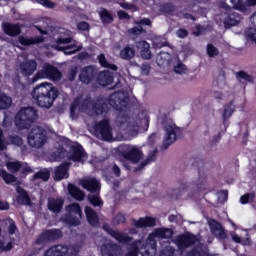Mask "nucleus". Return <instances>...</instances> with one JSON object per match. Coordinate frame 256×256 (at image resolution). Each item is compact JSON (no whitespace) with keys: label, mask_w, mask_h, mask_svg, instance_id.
Wrapping results in <instances>:
<instances>
[{"label":"nucleus","mask_w":256,"mask_h":256,"mask_svg":"<svg viewBox=\"0 0 256 256\" xmlns=\"http://www.w3.org/2000/svg\"><path fill=\"white\" fill-rule=\"evenodd\" d=\"M118 18L120 20L125 19L126 21H129V19H131V16L126 11L120 10V11H118Z\"/></svg>","instance_id":"obj_63"},{"label":"nucleus","mask_w":256,"mask_h":256,"mask_svg":"<svg viewBox=\"0 0 256 256\" xmlns=\"http://www.w3.org/2000/svg\"><path fill=\"white\" fill-rule=\"evenodd\" d=\"M176 35L179 37V39H185V37L189 36V31H187L185 28H180L176 31Z\"/></svg>","instance_id":"obj_61"},{"label":"nucleus","mask_w":256,"mask_h":256,"mask_svg":"<svg viewBox=\"0 0 256 256\" xmlns=\"http://www.w3.org/2000/svg\"><path fill=\"white\" fill-rule=\"evenodd\" d=\"M72 42H73V38L72 37L59 36L56 39L57 45H69V43H72Z\"/></svg>","instance_id":"obj_54"},{"label":"nucleus","mask_w":256,"mask_h":256,"mask_svg":"<svg viewBox=\"0 0 256 256\" xmlns=\"http://www.w3.org/2000/svg\"><path fill=\"white\" fill-rule=\"evenodd\" d=\"M129 33L132 35H141L142 33H145V29H143V26L140 24L138 26H134L129 30Z\"/></svg>","instance_id":"obj_57"},{"label":"nucleus","mask_w":256,"mask_h":256,"mask_svg":"<svg viewBox=\"0 0 256 256\" xmlns=\"http://www.w3.org/2000/svg\"><path fill=\"white\" fill-rule=\"evenodd\" d=\"M63 205H65V200L62 198H49L48 199V209L51 211V213H59L60 211L63 210Z\"/></svg>","instance_id":"obj_31"},{"label":"nucleus","mask_w":256,"mask_h":256,"mask_svg":"<svg viewBox=\"0 0 256 256\" xmlns=\"http://www.w3.org/2000/svg\"><path fill=\"white\" fill-rule=\"evenodd\" d=\"M67 253H69V247L67 245L58 244L46 250L44 256H65Z\"/></svg>","instance_id":"obj_21"},{"label":"nucleus","mask_w":256,"mask_h":256,"mask_svg":"<svg viewBox=\"0 0 256 256\" xmlns=\"http://www.w3.org/2000/svg\"><path fill=\"white\" fill-rule=\"evenodd\" d=\"M77 29H79V31H89L90 26L86 21H82L77 24Z\"/></svg>","instance_id":"obj_62"},{"label":"nucleus","mask_w":256,"mask_h":256,"mask_svg":"<svg viewBox=\"0 0 256 256\" xmlns=\"http://www.w3.org/2000/svg\"><path fill=\"white\" fill-rule=\"evenodd\" d=\"M236 78L239 80H243V81H248L249 83H251L253 81V77L251 75H249L247 72L245 71H239L236 73Z\"/></svg>","instance_id":"obj_51"},{"label":"nucleus","mask_w":256,"mask_h":256,"mask_svg":"<svg viewBox=\"0 0 256 256\" xmlns=\"http://www.w3.org/2000/svg\"><path fill=\"white\" fill-rule=\"evenodd\" d=\"M98 70L95 65L84 66L80 70L79 81L84 85H90L97 80Z\"/></svg>","instance_id":"obj_7"},{"label":"nucleus","mask_w":256,"mask_h":256,"mask_svg":"<svg viewBox=\"0 0 256 256\" xmlns=\"http://www.w3.org/2000/svg\"><path fill=\"white\" fill-rule=\"evenodd\" d=\"M206 51L208 57H217V55H219V48L215 47L213 44H208Z\"/></svg>","instance_id":"obj_48"},{"label":"nucleus","mask_w":256,"mask_h":256,"mask_svg":"<svg viewBox=\"0 0 256 256\" xmlns=\"http://www.w3.org/2000/svg\"><path fill=\"white\" fill-rule=\"evenodd\" d=\"M154 236L158 239H171L173 237V230L171 228H156L154 230Z\"/></svg>","instance_id":"obj_35"},{"label":"nucleus","mask_w":256,"mask_h":256,"mask_svg":"<svg viewBox=\"0 0 256 256\" xmlns=\"http://www.w3.org/2000/svg\"><path fill=\"white\" fill-rule=\"evenodd\" d=\"M210 231L218 239H227V233H225V229L217 220H212L210 223Z\"/></svg>","instance_id":"obj_25"},{"label":"nucleus","mask_w":256,"mask_h":256,"mask_svg":"<svg viewBox=\"0 0 256 256\" xmlns=\"http://www.w3.org/2000/svg\"><path fill=\"white\" fill-rule=\"evenodd\" d=\"M85 159H87V152H85L83 146H71L70 155L68 156L69 161H73V163H84Z\"/></svg>","instance_id":"obj_14"},{"label":"nucleus","mask_w":256,"mask_h":256,"mask_svg":"<svg viewBox=\"0 0 256 256\" xmlns=\"http://www.w3.org/2000/svg\"><path fill=\"white\" fill-rule=\"evenodd\" d=\"M157 255V241L150 240V244L145 246L142 256H156Z\"/></svg>","instance_id":"obj_38"},{"label":"nucleus","mask_w":256,"mask_h":256,"mask_svg":"<svg viewBox=\"0 0 256 256\" xmlns=\"http://www.w3.org/2000/svg\"><path fill=\"white\" fill-rule=\"evenodd\" d=\"M63 74L53 64L46 63L32 78V83H37L39 79H51L52 81H61Z\"/></svg>","instance_id":"obj_3"},{"label":"nucleus","mask_w":256,"mask_h":256,"mask_svg":"<svg viewBox=\"0 0 256 256\" xmlns=\"http://www.w3.org/2000/svg\"><path fill=\"white\" fill-rule=\"evenodd\" d=\"M233 113H235V106L233 105V101H231L224 106V111L222 113L223 125H227V121L231 119Z\"/></svg>","instance_id":"obj_36"},{"label":"nucleus","mask_w":256,"mask_h":256,"mask_svg":"<svg viewBox=\"0 0 256 256\" xmlns=\"http://www.w3.org/2000/svg\"><path fill=\"white\" fill-rule=\"evenodd\" d=\"M16 191L18 193V196L16 197L17 204L31 206V197H29V193H27L21 186H18Z\"/></svg>","instance_id":"obj_28"},{"label":"nucleus","mask_w":256,"mask_h":256,"mask_svg":"<svg viewBox=\"0 0 256 256\" xmlns=\"http://www.w3.org/2000/svg\"><path fill=\"white\" fill-rule=\"evenodd\" d=\"M51 177V172L47 169L44 171H38L33 175V179H41L42 181H49V178Z\"/></svg>","instance_id":"obj_46"},{"label":"nucleus","mask_w":256,"mask_h":256,"mask_svg":"<svg viewBox=\"0 0 256 256\" xmlns=\"http://www.w3.org/2000/svg\"><path fill=\"white\" fill-rule=\"evenodd\" d=\"M164 131L166 132V136L163 140L162 147L163 149H169L177 141V136L181 133V129L175 125L168 124L164 126Z\"/></svg>","instance_id":"obj_8"},{"label":"nucleus","mask_w":256,"mask_h":256,"mask_svg":"<svg viewBox=\"0 0 256 256\" xmlns=\"http://www.w3.org/2000/svg\"><path fill=\"white\" fill-rule=\"evenodd\" d=\"M65 155V148H58L57 152L52 153V157H55V159H61Z\"/></svg>","instance_id":"obj_64"},{"label":"nucleus","mask_w":256,"mask_h":256,"mask_svg":"<svg viewBox=\"0 0 256 256\" xmlns=\"http://www.w3.org/2000/svg\"><path fill=\"white\" fill-rule=\"evenodd\" d=\"M94 133L97 137H101L102 141H113V128L109 119L105 118L94 126Z\"/></svg>","instance_id":"obj_6"},{"label":"nucleus","mask_w":256,"mask_h":256,"mask_svg":"<svg viewBox=\"0 0 256 256\" xmlns=\"http://www.w3.org/2000/svg\"><path fill=\"white\" fill-rule=\"evenodd\" d=\"M134 221V226L137 229H147V227H155L157 225V220L153 217L146 216V217H141L138 220H133Z\"/></svg>","instance_id":"obj_24"},{"label":"nucleus","mask_w":256,"mask_h":256,"mask_svg":"<svg viewBox=\"0 0 256 256\" xmlns=\"http://www.w3.org/2000/svg\"><path fill=\"white\" fill-rule=\"evenodd\" d=\"M100 19L104 25H110V23H113L114 18L113 15L110 14L109 10L102 8V10L99 13Z\"/></svg>","instance_id":"obj_41"},{"label":"nucleus","mask_w":256,"mask_h":256,"mask_svg":"<svg viewBox=\"0 0 256 256\" xmlns=\"http://www.w3.org/2000/svg\"><path fill=\"white\" fill-rule=\"evenodd\" d=\"M45 41V38L43 36H35V37H25V36H19L18 37V43L20 45H23V47H31V45H39V43H43Z\"/></svg>","instance_id":"obj_26"},{"label":"nucleus","mask_w":256,"mask_h":256,"mask_svg":"<svg viewBox=\"0 0 256 256\" xmlns=\"http://www.w3.org/2000/svg\"><path fill=\"white\" fill-rule=\"evenodd\" d=\"M173 255H175V248H173L172 246L164 247L159 253V256H173Z\"/></svg>","instance_id":"obj_52"},{"label":"nucleus","mask_w":256,"mask_h":256,"mask_svg":"<svg viewBox=\"0 0 256 256\" xmlns=\"http://www.w3.org/2000/svg\"><path fill=\"white\" fill-rule=\"evenodd\" d=\"M246 37L248 39H250V41H253L254 43H256V29L255 28H247L246 31Z\"/></svg>","instance_id":"obj_53"},{"label":"nucleus","mask_w":256,"mask_h":256,"mask_svg":"<svg viewBox=\"0 0 256 256\" xmlns=\"http://www.w3.org/2000/svg\"><path fill=\"white\" fill-rule=\"evenodd\" d=\"M0 177L6 183V185H11V183H15L17 181V177L13 174H9L6 170H0Z\"/></svg>","instance_id":"obj_42"},{"label":"nucleus","mask_w":256,"mask_h":256,"mask_svg":"<svg viewBox=\"0 0 256 256\" xmlns=\"http://www.w3.org/2000/svg\"><path fill=\"white\" fill-rule=\"evenodd\" d=\"M84 211L89 225L97 227V225H99V215L95 212V209L91 206H86Z\"/></svg>","instance_id":"obj_30"},{"label":"nucleus","mask_w":256,"mask_h":256,"mask_svg":"<svg viewBox=\"0 0 256 256\" xmlns=\"http://www.w3.org/2000/svg\"><path fill=\"white\" fill-rule=\"evenodd\" d=\"M126 256H139V246L136 243H132Z\"/></svg>","instance_id":"obj_55"},{"label":"nucleus","mask_w":256,"mask_h":256,"mask_svg":"<svg viewBox=\"0 0 256 256\" xmlns=\"http://www.w3.org/2000/svg\"><path fill=\"white\" fill-rule=\"evenodd\" d=\"M195 243H197V236L195 234H181L176 238V245L180 251L193 247Z\"/></svg>","instance_id":"obj_12"},{"label":"nucleus","mask_w":256,"mask_h":256,"mask_svg":"<svg viewBox=\"0 0 256 256\" xmlns=\"http://www.w3.org/2000/svg\"><path fill=\"white\" fill-rule=\"evenodd\" d=\"M96 81L98 85H101V87H109L111 83H113V75H111V72L109 70H104L99 72L96 76Z\"/></svg>","instance_id":"obj_22"},{"label":"nucleus","mask_w":256,"mask_h":256,"mask_svg":"<svg viewBox=\"0 0 256 256\" xmlns=\"http://www.w3.org/2000/svg\"><path fill=\"white\" fill-rule=\"evenodd\" d=\"M6 167L10 173H19L23 168V164L19 161L7 162Z\"/></svg>","instance_id":"obj_45"},{"label":"nucleus","mask_w":256,"mask_h":256,"mask_svg":"<svg viewBox=\"0 0 256 256\" xmlns=\"http://www.w3.org/2000/svg\"><path fill=\"white\" fill-rule=\"evenodd\" d=\"M55 49L56 51H63L65 55H75V53H79L83 49V46L72 44L66 47L55 46Z\"/></svg>","instance_id":"obj_33"},{"label":"nucleus","mask_w":256,"mask_h":256,"mask_svg":"<svg viewBox=\"0 0 256 256\" xmlns=\"http://www.w3.org/2000/svg\"><path fill=\"white\" fill-rule=\"evenodd\" d=\"M28 144L35 149H41L47 143V133L41 126L33 127L27 136Z\"/></svg>","instance_id":"obj_4"},{"label":"nucleus","mask_w":256,"mask_h":256,"mask_svg":"<svg viewBox=\"0 0 256 256\" xmlns=\"http://www.w3.org/2000/svg\"><path fill=\"white\" fill-rule=\"evenodd\" d=\"M83 189L89 193H101V183L97 181V178H87L81 181Z\"/></svg>","instance_id":"obj_17"},{"label":"nucleus","mask_w":256,"mask_h":256,"mask_svg":"<svg viewBox=\"0 0 256 256\" xmlns=\"http://www.w3.org/2000/svg\"><path fill=\"white\" fill-rule=\"evenodd\" d=\"M59 95V89L49 82L38 84L32 91V99L42 109H51Z\"/></svg>","instance_id":"obj_1"},{"label":"nucleus","mask_w":256,"mask_h":256,"mask_svg":"<svg viewBox=\"0 0 256 256\" xmlns=\"http://www.w3.org/2000/svg\"><path fill=\"white\" fill-rule=\"evenodd\" d=\"M233 5V8L237 11H241V13H247L249 11V7H255L256 0H246V3L243 0H230Z\"/></svg>","instance_id":"obj_23"},{"label":"nucleus","mask_w":256,"mask_h":256,"mask_svg":"<svg viewBox=\"0 0 256 256\" xmlns=\"http://www.w3.org/2000/svg\"><path fill=\"white\" fill-rule=\"evenodd\" d=\"M37 71V60L27 59L19 64V72L22 77H31Z\"/></svg>","instance_id":"obj_13"},{"label":"nucleus","mask_w":256,"mask_h":256,"mask_svg":"<svg viewBox=\"0 0 256 256\" xmlns=\"http://www.w3.org/2000/svg\"><path fill=\"white\" fill-rule=\"evenodd\" d=\"M9 141H10L11 145H15L16 147L23 146V138H21L18 135L9 136Z\"/></svg>","instance_id":"obj_49"},{"label":"nucleus","mask_w":256,"mask_h":256,"mask_svg":"<svg viewBox=\"0 0 256 256\" xmlns=\"http://www.w3.org/2000/svg\"><path fill=\"white\" fill-rule=\"evenodd\" d=\"M12 103L13 99L11 96L0 92V111H3V109H9Z\"/></svg>","instance_id":"obj_39"},{"label":"nucleus","mask_w":256,"mask_h":256,"mask_svg":"<svg viewBox=\"0 0 256 256\" xmlns=\"http://www.w3.org/2000/svg\"><path fill=\"white\" fill-rule=\"evenodd\" d=\"M13 249V243L9 242L6 246H5V242L0 240V252L3 253V251H11Z\"/></svg>","instance_id":"obj_60"},{"label":"nucleus","mask_w":256,"mask_h":256,"mask_svg":"<svg viewBox=\"0 0 256 256\" xmlns=\"http://www.w3.org/2000/svg\"><path fill=\"white\" fill-rule=\"evenodd\" d=\"M158 152L159 151L157 150V148L149 152L147 158L144 161H142L137 167L134 168V173H139V171H142V169H145L147 165H151V163H155Z\"/></svg>","instance_id":"obj_27"},{"label":"nucleus","mask_w":256,"mask_h":256,"mask_svg":"<svg viewBox=\"0 0 256 256\" xmlns=\"http://www.w3.org/2000/svg\"><path fill=\"white\" fill-rule=\"evenodd\" d=\"M2 29L5 35H8V37H18V35H21L20 23L13 24V23L5 22L2 24Z\"/></svg>","instance_id":"obj_19"},{"label":"nucleus","mask_w":256,"mask_h":256,"mask_svg":"<svg viewBox=\"0 0 256 256\" xmlns=\"http://www.w3.org/2000/svg\"><path fill=\"white\" fill-rule=\"evenodd\" d=\"M112 223L114 225H121V223H127V218L125 217V214L119 212L112 220Z\"/></svg>","instance_id":"obj_50"},{"label":"nucleus","mask_w":256,"mask_h":256,"mask_svg":"<svg viewBox=\"0 0 256 256\" xmlns=\"http://www.w3.org/2000/svg\"><path fill=\"white\" fill-rule=\"evenodd\" d=\"M104 231L110 235V237H113L118 243H121L122 245H127V243H131L133 241V237L119 231L113 230L109 224H105L103 226Z\"/></svg>","instance_id":"obj_11"},{"label":"nucleus","mask_w":256,"mask_h":256,"mask_svg":"<svg viewBox=\"0 0 256 256\" xmlns=\"http://www.w3.org/2000/svg\"><path fill=\"white\" fill-rule=\"evenodd\" d=\"M122 157L130 163L137 164L143 159V152L135 146H129L122 151Z\"/></svg>","instance_id":"obj_10"},{"label":"nucleus","mask_w":256,"mask_h":256,"mask_svg":"<svg viewBox=\"0 0 256 256\" xmlns=\"http://www.w3.org/2000/svg\"><path fill=\"white\" fill-rule=\"evenodd\" d=\"M63 237V232L57 228L43 230L35 239L34 245L45 246L49 243H55Z\"/></svg>","instance_id":"obj_5"},{"label":"nucleus","mask_w":256,"mask_h":256,"mask_svg":"<svg viewBox=\"0 0 256 256\" xmlns=\"http://www.w3.org/2000/svg\"><path fill=\"white\" fill-rule=\"evenodd\" d=\"M69 215H78L81 219L83 217V211L81 210V205L79 203H73L68 206Z\"/></svg>","instance_id":"obj_44"},{"label":"nucleus","mask_w":256,"mask_h":256,"mask_svg":"<svg viewBox=\"0 0 256 256\" xmlns=\"http://www.w3.org/2000/svg\"><path fill=\"white\" fill-rule=\"evenodd\" d=\"M69 177V163L65 162L60 164L55 169L54 179L56 181H62V179H67Z\"/></svg>","instance_id":"obj_29"},{"label":"nucleus","mask_w":256,"mask_h":256,"mask_svg":"<svg viewBox=\"0 0 256 256\" xmlns=\"http://www.w3.org/2000/svg\"><path fill=\"white\" fill-rule=\"evenodd\" d=\"M205 165V162L201 158H195L192 162V167H197L198 173H201V167Z\"/></svg>","instance_id":"obj_58"},{"label":"nucleus","mask_w":256,"mask_h":256,"mask_svg":"<svg viewBox=\"0 0 256 256\" xmlns=\"http://www.w3.org/2000/svg\"><path fill=\"white\" fill-rule=\"evenodd\" d=\"M134 47H136L137 51L140 52L142 59H146V60L151 59L152 57L151 45L147 41L145 40L137 41L135 42Z\"/></svg>","instance_id":"obj_20"},{"label":"nucleus","mask_w":256,"mask_h":256,"mask_svg":"<svg viewBox=\"0 0 256 256\" xmlns=\"http://www.w3.org/2000/svg\"><path fill=\"white\" fill-rule=\"evenodd\" d=\"M64 221L65 223H67V225H70V227H79V225H81V220L79 219V217L73 214L66 215Z\"/></svg>","instance_id":"obj_43"},{"label":"nucleus","mask_w":256,"mask_h":256,"mask_svg":"<svg viewBox=\"0 0 256 256\" xmlns=\"http://www.w3.org/2000/svg\"><path fill=\"white\" fill-rule=\"evenodd\" d=\"M253 201H255V192L246 193L240 197L241 205H247Z\"/></svg>","instance_id":"obj_47"},{"label":"nucleus","mask_w":256,"mask_h":256,"mask_svg":"<svg viewBox=\"0 0 256 256\" xmlns=\"http://www.w3.org/2000/svg\"><path fill=\"white\" fill-rule=\"evenodd\" d=\"M39 114L34 107H25L19 110L15 116V125L17 129H30L34 121H37Z\"/></svg>","instance_id":"obj_2"},{"label":"nucleus","mask_w":256,"mask_h":256,"mask_svg":"<svg viewBox=\"0 0 256 256\" xmlns=\"http://www.w3.org/2000/svg\"><path fill=\"white\" fill-rule=\"evenodd\" d=\"M97 60L101 67H104L105 69H110V71H117L118 69L117 65L111 64L107 61V58H105V54L98 55Z\"/></svg>","instance_id":"obj_40"},{"label":"nucleus","mask_w":256,"mask_h":256,"mask_svg":"<svg viewBox=\"0 0 256 256\" xmlns=\"http://www.w3.org/2000/svg\"><path fill=\"white\" fill-rule=\"evenodd\" d=\"M109 107H111V104H109V98L107 100L99 96L95 99V101L92 102V112L94 115H96V117L108 114Z\"/></svg>","instance_id":"obj_9"},{"label":"nucleus","mask_w":256,"mask_h":256,"mask_svg":"<svg viewBox=\"0 0 256 256\" xmlns=\"http://www.w3.org/2000/svg\"><path fill=\"white\" fill-rule=\"evenodd\" d=\"M100 192H96L94 194H89L87 196V201L92 205V207H99L100 209L103 207L104 202L103 199H101V196L99 195Z\"/></svg>","instance_id":"obj_37"},{"label":"nucleus","mask_w":256,"mask_h":256,"mask_svg":"<svg viewBox=\"0 0 256 256\" xmlns=\"http://www.w3.org/2000/svg\"><path fill=\"white\" fill-rule=\"evenodd\" d=\"M119 93L115 92L109 96V105L113 107L116 111H123V109H127V105H129V99L119 97Z\"/></svg>","instance_id":"obj_15"},{"label":"nucleus","mask_w":256,"mask_h":256,"mask_svg":"<svg viewBox=\"0 0 256 256\" xmlns=\"http://www.w3.org/2000/svg\"><path fill=\"white\" fill-rule=\"evenodd\" d=\"M68 193L73 199H76V201H83L85 199V192L75 186V184L68 185Z\"/></svg>","instance_id":"obj_32"},{"label":"nucleus","mask_w":256,"mask_h":256,"mask_svg":"<svg viewBox=\"0 0 256 256\" xmlns=\"http://www.w3.org/2000/svg\"><path fill=\"white\" fill-rule=\"evenodd\" d=\"M119 251H121V246L115 242L103 243L100 246L102 256H117Z\"/></svg>","instance_id":"obj_16"},{"label":"nucleus","mask_w":256,"mask_h":256,"mask_svg":"<svg viewBox=\"0 0 256 256\" xmlns=\"http://www.w3.org/2000/svg\"><path fill=\"white\" fill-rule=\"evenodd\" d=\"M241 19V14L237 12L226 13L223 21L225 29H231V27L239 25V23H241Z\"/></svg>","instance_id":"obj_18"},{"label":"nucleus","mask_w":256,"mask_h":256,"mask_svg":"<svg viewBox=\"0 0 256 256\" xmlns=\"http://www.w3.org/2000/svg\"><path fill=\"white\" fill-rule=\"evenodd\" d=\"M186 69L187 68H186L185 64H183L182 62H180L176 66H174V71L178 75H183V73H185Z\"/></svg>","instance_id":"obj_59"},{"label":"nucleus","mask_w":256,"mask_h":256,"mask_svg":"<svg viewBox=\"0 0 256 256\" xmlns=\"http://www.w3.org/2000/svg\"><path fill=\"white\" fill-rule=\"evenodd\" d=\"M39 5H43V7H47L48 9H53L55 7V2L50 0H35Z\"/></svg>","instance_id":"obj_56"},{"label":"nucleus","mask_w":256,"mask_h":256,"mask_svg":"<svg viewBox=\"0 0 256 256\" xmlns=\"http://www.w3.org/2000/svg\"><path fill=\"white\" fill-rule=\"evenodd\" d=\"M120 59L124 61H131L135 57V48L131 45H126L119 53Z\"/></svg>","instance_id":"obj_34"}]
</instances>
